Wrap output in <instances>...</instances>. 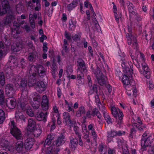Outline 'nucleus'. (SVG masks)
Here are the masks:
<instances>
[{"mask_svg": "<svg viewBox=\"0 0 154 154\" xmlns=\"http://www.w3.org/2000/svg\"><path fill=\"white\" fill-rule=\"evenodd\" d=\"M36 82V74L33 73L29 74L28 76L24 79H19L16 81L17 84L21 91V96L24 97L23 94H26L27 85L28 84L29 86H33Z\"/></svg>", "mask_w": 154, "mask_h": 154, "instance_id": "nucleus-1", "label": "nucleus"}, {"mask_svg": "<svg viewBox=\"0 0 154 154\" xmlns=\"http://www.w3.org/2000/svg\"><path fill=\"white\" fill-rule=\"evenodd\" d=\"M122 61L121 66L122 68L123 71L125 74L123 76L122 81L124 85H128L131 84V80L132 79V74L133 73V66L132 63L131 61H128V63L130 69L127 65V63L124 60L123 58L121 59Z\"/></svg>", "mask_w": 154, "mask_h": 154, "instance_id": "nucleus-2", "label": "nucleus"}, {"mask_svg": "<svg viewBox=\"0 0 154 154\" xmlns=\"http://www.w3.org/2000/svg\"><path fill=\"white\" fill-rule=\"evenodd\" d=\"M18 105L20 108L22 110L25 111L27 115L30 116H34V112H33L28 103L27 96L21 97L19 100Z\"/></svg>", "mask_w": 154, "mask_h": 154, "instance_id": "nucleus-3", "label": "nucleus"}, {"mask_svg": "<svg viewBox=\"0 0 154 154\" xmlns=\"http://www.w3.org/2000/svg\"><path fill=\"white\" fill-rule=\"evenodd\" d=\"M92 70L95 75L98 83L101 86L106 85L107 78L101 71L98 68L96 69H92Z\"/></svg>", "mask_w": 154, "mask_h": 154, "instance_id": "nucleus-4", "label": "nucleus"}, {"mask_svg": "<svg viewBox=\"0 0 154 154\" xmlns=\"http://www.w3.org/2000/svg\"><path fill=\"white\" fill-rule=\"evenodd\" d=\"M78 67L77 71L80 74H85L88 72V67L84 61L81 58H79L77 61Z\"/></svg>", "mask_w": 154, "mask_h": 154, "instance_id": "nucleus-5", "label": "nucleus"}, {"mask_svg": "<svg viewBox=\"0 0 154 154\" xmlns=\"http://www.w3.org/2000/svg\"><path fill=\"white\" fill-rule=\"evenodd\" d=\"M131 27L129 26L128 28V32L129 33H127L126 36L127 39L128 44L129 45L132 46L134 49H135V46L134 44L135 43V36L133 35L131 30L132 24H133L134 21L131 22L130 21Z\"/></svg>", "mask_w": 154, "mask_h": 154, "instance_id": "nucleus-6", "label": "nucleus"}, {"mask_svg": "<svg viewBox=\"0 0 154 154\" xmlns=\"http://www.w3.org/2000/svg\"><path fill=\"white\" fill-rule=\"evenodd\" d=\"M33 68L34 71L33 73H35L36 74V82L37 81V73L38 75L41 78H42L46 74V71L45 68L42 65H40L37 67L34 65H32L30 69L31 70Z\"/></svg>", "mask_w": 154, "mask_h": 154, "instance_id": "nucleus-7", "label": "nucleus"}, {"mask_svg": "<svg viewBox=\"0 0 154 154\" xmlns=\"http://www.w3.org/2000/svg\"><path fill=\"white\" fill-rule=\"evenodd\" d=\"M48 116V113L46 112L43 113L41 110H38L34 112V116L36 119L39 121H43L45 122L47 121V118Z\"/></svg>", "mask_w": 154, "mask_h": 154, "instance_id": "nucleus-8", "label": "nucleus"}, {"mask_svg": "<svg viewBox=\"0 0 154 154\" xmlns=\"http://www.w3.org/2000/svg\"><path fill=\"white\" fill-rule=\"evenodd\" d=\"M124 117V115L122 112L120 111L117 113L116 115L114 117L115 119V122L116 125L117 127L120 128L122 127V125L123 124V118Z\"/></svg>", "mask_w": 154, "mask_h": 154, "instance_id": "nucleus-9", "label": "nucleus"}, {"mask_svg": "<svg viewBox=\"0 0 154 154\" xmlns=\"http://www.w3.org/2000/svg\"><path fill=\"white\" fill-rule=\"evenodd\" d=\"M41 97L39 95H34L33 97L32 100H28V103H30L33 108L34 109H38L40 106V101Z\"/></svg>", "mask_w": 154, "mask_h": 154, "instance_id": "nucleus-10", "label": "nucleus"}, {"mask_svg": "<svg viewBox=\"0 0 154 154\" xmlns=\"http://www.w3.org/2000/svg\"><path fill=\"white\" fill-rule=\"evenodd\" d=\"M141 65L143 71L140 69V73L142 74H143L144 75L147 79H149L151 75L150 70L149 68L145 62L144 60H143V62L141 64Z\"/></svg>", "mask_w": 154, "mask_h": 154, "instance_id": "nucleus-11", "label": "nucleus"}, {"mask_svg": "<svg viewBox=\"0 0 154 154\" xmlns=\"http://www.w3.org/2000/svg\"><path fill=\"white\" fill-rule=\"evenodd\" d=\"M5 83V77L3 72H0V85L3 86ZM4 91L0 89V105L4 102Z\"/></svg>", "mask_w": 154, "mask_h": 154, "instance_id": "nucleus-12", "label": "nucleus"}, {"mask_svg": "<svg viewBox=\"0 0 154 154\" xmlns=\"http://www.w3.org/2000/svg\"><path fill=\"white\" fill-rule=\"evenodd\" d=\"M10 133L16 139L19 140L21 139V131L16 126L14 125L10 129Z\"/></svg>", "mask_w": 154, "mask_h": 154, "instance_id": "nucleus-13", "label": "nucleus"}, {"mask_svg": "<svg viewBox=\"0 0 154 154\" xmlns=\"http://www.w3.org/2000/svg\"><path fill=\"white\" fill-rule=\"evenodd\" d=\"M1 3L3 8L1 11V8L0 7V16L7 13V11L10 8V5L8 0H2Z\"/></svg>", "mask_w": 154, "mask_h": 154, "instance_id": "nucleus-14", "label": "nucleus"}, {"mask_svg": "<svg viewBox=\"0 0 154 154\" xmlns=\"http://www.w3.org/2000/svg\"><path fill=\"white\" fill-rule=\"evenodd\" d=\"M128 10L129 12V20L131 22L134 21L135 11L133 4L130 2L128 1L127 3Z\"/></svg>", "mask_w": 154, "mask_h": 154, "instance_id": "nucleus-15", "label": "nucleus"}, {"mask_svg": "<svg viewBox=\"0 0 154 154\" xmlns=\"http://www.w3.org/2000/svg\"><path fill=\"white\" fill-rule=\"evenodd\" d=\"M153 138L151 136L148 137L146 139H143L141 140V145L143 151L146 150V147L150 145L153 141Z\"/></svg>", "mask_w": 154, "mask_h": 154, "instance_id": "nucleus-16", "label": "nucleus"}, {"mask_svg": "<svg viewBox=\"0 0 154 154\" xmlns=\"http://www.w3.org/2000/svg\"><path fill=\"white\" fill-rule=\"evenodd\" d=\"M36 84L35 89L36 91L39 93H42L45 91L46 85L42 81H38Z\"/></svg>", "mask_w": 154, "mask_h": 154, "instance_id": "nucleus-17", "label": "nucleus"}, {"mask_svg": "<svg viewBox=\"0 0 154 154\" xmlns=\"http://www.w3.org/2000/svg\"><path fill=\"white\" fill-rule=\"evenodd\" d=\"M35 126L36 122L35 119L32 118H29L28 120V125L27 126L28 132L33 131L36 128Z\"/></svg>", "mask_w": 154, "mask_h": 154, "instance_id": "nucleus-18", "label": "nucleus"}, {"mask_svg": "<svg viewBox=\"0 0 154 154\" xmlns=\"http://www.w3.org/2000/svg\"><path fill=\"white\" fill-rule=\"evenodd\" d=\"M6 106L9 109L14 108L16 105L17 102L15 99L11 97L7 98L6 100Z\"/></svg>", "mask_w": 154, "mask_h": 154, "instance_id": "nucleus-19", "label": "nucleus"}, {"mask_svg": "<svg viewBox=\"0 0 154 154\" xmlns=\"http://www.w3.org/2000/svg\"><path fill=\"white\" fill-rule=\"evenodd\" d=\"M35 140L33 137H28L25 140L24 143L25 149L27 150H29L32 148L34 143Z\"/></svg>", "mask_w": 154, "mask_h": 154, "instance_id": "nucleus-20", "label": "nucleus"}, {"mask_svg": "<svg viewBox=\"0 0 154 154\" xmlns=\"http://www.w3.org/2000/svg\"><path fill=\"white\" fill-rule=\"evenodd\" d=\"M63 122L66 125L67 124H73V121L71 120L70 114L67 112H64L63 113Z\"/></svg>", "mask_w": 154, "mask_h": 154, "instance_id": "nucleus-21", "label": "nucleus"}, {"mask_svg": "<svg viewBox=\"0 0 154 154\" xmlns=\"http://www.w3.org/2000/svg\"><path fill=\"white\" fill-rule=\"evenodd\" d=\"M42 99L41 106L42 109L45 111L48 110L49 108V100L47 95H43Z\"/></svg>", "mask_w": 154, "mask_h": 154, "instance_id": "nucleus-22", "label": "nucleus"}, {"mask_svg": "<svg viewBox=\"0 0 154 154\" xmlns=\"http://www.w3.org/2000/svg\"><path fill=\"white\" fill-rule=\"evenodd\" d=\"M66 140L65 136L62 134L59 136L55 142V143L57 146H59L62 145L65 143Z\"/></svg>", "mask_w": 154, "mask_h": 154, "instance_id": "nucleus-23", "label": "nucleus"}, {"mask_svg": "<svg viewBox=\"0 0 154 154\" xmlns=\"http://www.w3.org/2000/svg\"><path fill=\"white\" fill-rule=\"evenodd\" d=\"M15 19V16L12 14H7L3 20L4 25H8L10 24L12 21Z\"/></svg>", "mask_w": 154, "mask_h": 154, "instance_id": "nucleus-24", "label": "nucleus"}, {"mask_svg": "<svg viewBox=\"0 0 154 154\" xmlns=\"http://www.w3.org/2000/svg\"><path fill=\"white\" fill-rule=\"evenodd\" d=\"M6 93L8 94L12 95L15 92V87L12 84H8L5 87Z\"/></svg>", "mask_w": 154, "mask_h": 154, "instance_id": "nucleus-25", "label": "nucleus"}, {"mask_svg": "<svg viewBox=\"0 0 154 154\" xmlns=\"http://www.w3.org/2000/svg\"><path fill=\"white\" fill-rule=\"evenodd\" d=\"M82 74H78L76 80L77 85L78 86H80L84 82V75Z\"/></svg>", "mask_w": 154, "mask_h": 154, "instance_id": "nucleus-26", "label": "nucleus"}, {"mask_svg": "<svg viewBox=\"0 0 154 154\" xmlns=\"http://www.w3.org/2000/svg\"><path fill=\"white\" fill-rule=\"evenodd\" d=\"M92 116L94 117L96 116L97 118L100 120L102 117V115L98 110L96 107L91 109Z\"/></svg>", "mask_w": 154, "mask_h": 154, "instance_id": "nucleus-27", "label": "nucleus"}, {"mask_svg": "<svg viewBox=\"0 0 154 154\" xmlns=\"http://www.w3.org/2000/svg\"><path fill=\"white\" fill-rule=\"evenodd\" d=\"M54 115L52 117L51 119V121L49 122L47 125V127L50 126V131H52L56 127L55 126V123L56 122V118L54 117Z\"/></svg>", "mask_w": 154, "mask_h": 154, "instance_id": "nucleus-28", "label": "nucleus"}, {"mask_svg": "<svg viewBox=\"0 0 154 154\" xmlns=\"http://www.w3.org/2000/svg\"><path fill=\"white\" fill-rule=\"evenodd\" d=\"M15 117L16 119H20L22 122H25L26 118L22 113L19 111H16L15 113Z\"/></svg>", "mask_w": 154, "mask_h": 154, "instance_id": "nucleus-29", "label": "nucleus"}, {"mask_svg": "<svg viewBox=\"0 0 154 154\" xmlns=\"http://www.w3.org/2000/svg\"><path fill=\"white\" fill-rule=\"evenodd\" d=\"M78 144V140L75 138L74 139H72L70 141V144L69 146L71 149L75 150Z\"/></svg>", "mask_w": 154, "mask_h": 154, "instance_id": "nucleus-30", "label": "nucleus"}, {"mask_svg": "<svg viewBox=\"0 0 154 154\" xmlns=\"http://www.w3.org/2000/svg\"><path fill=\"white\" fill-rule=\"evenodd\" d=\"M54 138V136L53 135H51V134H48L45 140L44 144V146H45L46 145H50L51 144L52 140H53Z\"/></svg>", "mask_w": 154, "mask_h": 154, "instance_id": "nucleus-31", "label": "nucleus"}, {"mask_svg": "<svg viewBox=\"0 0 154 154\" xmlns=\"http://www.w3.org/2000/svg\"><path fill=\"white\" fill-rule=\"evenodd\" d=\"M89 94L90 95L95 93L97 94V85L95 84H93L92 86H90L89 88Z\"/></svg>", "mask_w": 154, "mask_h": 154, "instance_id": "nucleus-32", "label": "nucleus"}, {"mask_svg": "<svg viewBox=\"0 0 154 154\" xmlns=\"http://www.w3.org/2000/svg\"><path fill=\"white\" fill-rule=\"evenodd\" d=\"M36 58V53L33 52L29 53L28 55V60L30 62L35 60Z\"/></svg>", "mask_w": 154, "mask_h": 154, "instance_id": "nucleus-33", "label": "nucleus"}, {"mask_svg": "<svg viewBox=\"0 0 154 154\" xmlns=\"http://www.w3.org/2000/svg\"><path fill=\"white\" fill-rule=\"evenodd\" d=\"M23 146V143L22 141H19L16 143L15 149L18 152H19L22 151Z\"/></svg>", "mask_w": 154, "mask_h": 154, "instance_id": "nucleus-34", "label": "nucleus"}, {"mask_svg": "<svg viewBox=\"0 0 154 154\" xmlns=\"http://www.w3.org/2000/svg\"><path fill=\"white\" fill-rule=\"evenodd\" d=\"M65 103V105L68 106V109L67 111L68 112H70L71 111L74 112V110L73 108H72L73 103L72 102L69 103L67 100H64Z\"/></svg>", "mask_w": 154, "mask_h": 154, "instance_id": "nucleus-35", "label": "nucleus"}, {"mask_svg": "<svg viewBox=\"0 0 154 154\" xmlns=\"http://www.w3.org/2000/svg\"><path fill=\"white\" fill-rule=\"evenodd\" d=\"M137 122L139 124H136L135 123V127L138 130L140 131H142L143 130V128L141 127L140 125L142 124V122L140 117H137Z\"/></svg>", "mask_w": 154, "mask_h": 154, "instance_id": "nucleus-36", "label": "nucleus"}, {"mask_svg": "<svg viewBox=\"0 0 154 154\" xmlns=\"http://www.w3.org/2000/svg\"><path fill=\"white\" fill-rule=\"evenodd\" d=\"M32 134L34 137H38L42 133V131L41 129H36L35 128L33 131L32 132H29Z\"/></svg>", "mask_w": 154, "mask_h": 154, "instance_id": "nucleus-37", "label": "nucleus"}, {"mask_svg": "<svg viewBox=\"0 0 154 154\" xmlns=\"http://www.w3.org/2000/svg\"><path fill=\"white\" fill-rule=\"evenodd\" d=\"M113 11L114 14V17L116 21L118 23L119 22V16L117 13V9L115 5H114L113 7Z\"/></svg>", "mask_w": 154, "mask_h": 154, "instance_id": "nucleus-38", "label": "nucleus"}, {"mask_svg": "<svg viewBox=\"0 0 154 154\" xmlns=\"http://www.w3.org/2000/svg\"><path fill=\"white\" fill-rule=\"evenodd\" d=\"M103 116L108 125L112 124L113 122L112 120L108 113L106 114Z\"/></svg>", "mask_w": 154, "mask_h": 154, "instance_id": "nucleus-39", "label": "nucleus"}, {"mask_svg": "<svg viewBox=\"0 0 154 154\" xmlns=\"http://www.w3.org/2000/svg\"><path fill=\"white\" fill-rule=\"evenodd\" d=\"M110 109L111 111V114L113 117L115 116H116L117 113H118V112H119V111L121 110L120 109L114 106H111L110 108Z\"/></svg>", "mask_w": 154, "mask_h": 154, "instance_id": "nucleus-40", "label": "nucleus"}, {"mask_svg": "<svg viewBox=\"0 0 154 154\" xmlns=\"http://www.w3.org/2000/svg\"><path fill=\"white\" fill-rule=\"evenodd\" d=\"M4 148L6 151H8L9 153H12L14 152L15 150L13 146H9V145H5Z\"/></svg>", "mask_w": 154, "mask_h": 154, "instance_id": "nucleus-41", "label": "nucleus"}, {"mask_svg": "<svg viewBox=\"0 0 154 154\" xmlns=\"http://www.w3.org/2000/svg\"><path fill=\"white\" fill-rule=\"evenodd\" d=\"M76 23L72 19L70 20L69 21V30L70 31H72L75 27Z\"/></svg>", "mask_w": 154, "mask_h": 154, "instance_id": "nucleus-42", "label": "nucleus"}, {"mask_svg": "<svg viewBox=\"0 0 154 154\" xmlns=\"http://www.w3.org/2000/svg\"><path fill=\"white\" fill-rule=\"evenodd\" d=\"M5 114L4 111L1 109H0V124L2 123L5 119Z\"/></svg>", "mask_w": 154, "mask_h": 154, "instance_id": "nucleus-43", "label": "nucleus"}, {"mask_svg": "<svg viewBox=\"0 0 154 154\" xmlns=\"http://www.w3.org/2000/svg\"><path fill=\"white\" fill-rule=\"evenodd\" d=\"M77 4L75 2L73 1L70 4L67 6V8L69 11H70L75 8L77 6Z\"/></svg>", "mask_w": 154, "mask_h": 154, "instance_id": "nucleus-44", "label": "nucleus"}, {"mask_svg": "<svg viewBox=\"0 0 154 154\" xmlns=\"http://www.w3.org/2000/svg\"><path fill=\"white\" fill-rule=\"evenodd\" d=\"M72 38L74 42L78 43V42L80 41L81 40V36L79 35L75 34L72 37Z\"/></svg>", "mask_w": 154, "mask_h": 154, "instance_id": "nucleus-45", "label": "nucleus"}, {"mask_svg": "<svg viewBox=\"0 0 154 154\" xmlns=\"http://www.w3.org/2000/svg\"><path fill=\"white\" fill-rule=\"evenodd\" d=\"M37 15L36 13H34L33 14H29V21H35V19H36L37 18Z\"/></svg>", "mask_w": 154, "mask_h": 154, "instance_id": "nucleus-46", "label": "nucleus"}, {"mask_svg": "<svg viewBox=\"0 0 154 154\" xmlns=\"http://www.w3.org/2000/svg\"><path fill=\"white\" fill-rule=\"evenodd\" d=\"M76 137H75V138L78 140V144L79 145L81 146H83V144L85 143H84V142H83V141L82 139L81 135H79L76 136Z\"/></svg>", "mask_w": 154, "mask_h": 154, "instance_id": "nucleus-47", "label": "nucleus"}, {"mask_svg": "<svg viewBox=\"0 0 154 154\" xmlns=\"http://www.w3.org/2000/svg\"><path fill=\"white\" fill-rule=\"evenodd\" d=\"M122 153L123 154H129L127 146H125L122 147ZM132 154H135V149L133 150Z\"/></svg>", "mask_w": 154, "mask_h": 154, "instance_id": "nucleus-48", "label": "nucleus"}, {"mask_svg": "<svg viewBox=\"0 0 154 154\" xmlns=\"http://www.w3.org/2000/svg\"><path fill=\"white\" fill-rule=\"evenodd\" d=\"M27 61L25 60V59L22 58L20 61V66L23 69H24L25 67H26L27 65Z\"/></svg>", "mask_w": 154, "mask_h": 154, "instance_id": "nucleus-49", "label": "nucleus"}, {"mask_svg": "<svg viewBox=\"0 0 154 154\" xmlns=\"http://www.w3.org/2000/svg\"><path fill=\"white\" fill-rule=\"evenodd\" d=\"M83 138L85 140L84 143H89L90 142V140L88 134H85L83 137Z\"/></svg>", "mask_w": 154, "mask_h": 154, "instance_id": "nucleus-50", "label": "nucleus"}, {"mask_svg": "<svg viewBox=\"0 0 154 154\" xmlns=\"http://www.w3.org/2000/svg\"><path fill=\"white\" fill-rule=\"evenodd\" d=\"M76 136L79 135H81V134L79 131V128L77 126L74 125L73 128Z\"/></svg>", "mask_w": 154, "mask_h": 154, "instance_id": "nucleus-51", "label": "nucleus"}, {"mask_svg": "<svg viewBox=\"0 0 154 154\" xmlns=\"http://www.w3.org/2000/svg\"><path fill=\"white\" fill-rule=\"evenodd\" d=\"M117 142L118 143V146L119 147L120 146L123 145V143H124V140H123V139L122 138H120V137H118L117 139Z\"/></svg>", "mask_w": 154, "mask_h": 154, "instance_id": "nucleus-52", "label": "nucleus"}, {"mask_svg": "<svg viewBox=\"0 0 154 154\" xmlns=\"http://www.w3.org/2000/svg\"><path fill=\"white\" fill-rule=\"evenodd\" d=\"M107 134L108 135V136H111L113 138L115 136H116V130H111L110 131H107Z\"/></svg>", "mask_w": 154, "mask_h": 154, "instance_id": "nucleus-53", "label": "nucleus"}, {"mask_svg": "<svg viewBox=\"0 0 154 154\" xmlns=\"http://www.w3.org/2000/svg\"><path fill=\"white\" fill-rule=\"evenodd\" d=\"M91 133L94 140V141H96L97 139V135L95 131V130L93 129L92 131H91Z\"/></svg>", "mask_w": 154, "mask_h": 154, "instance_id": "nucleus-54", "label": "nucleus"}, {"mask_svg": "<svg viewBox=\"0 0 154 154\" xmlns=\"http://www.w3.org/2000/svg\"><path fill=\"white\" fill-rule=\"evenodd\" d=\"M64 36L66 38L68 41L71 40V36L70 33H68L66 31L65 32Z\"/></svg>", "mask_w": 154, "mask_h": 154, "instance_id": "nucleus-55", "label": "nucleus"}, {"mask_svg": "<svg viewBox=\"0 0 154 154\" xmlns=\"http://www.w3.org/2000/svg\"><path fill=\"white\" fill-rule=\"evenodd\" d=\"M116 136H120L123 135H125V132L124 131L119 130L118 131H116Z\"/></svg>", "mask_w": 154, "mask_h": 154, "instance_id": "nucleus-56", "label": "nucleus"}, {"mask_svg": "<svg viewBox=\"0 0 154 154\" xmlns=\"http://www.w3.org/2000/svg\"><path fill=\"white\" fill-rule=\"evenodd\" d=\"M22 49L21 47L19 45H16L15 46H14L13 48V51L14 52H17Z\"/></svg>", "mask_w": 154, "mask_h": 154, "instance_id": "nucleus-57", "label": "nucleus"}, {"mask_svg": "<svg viewBox=\"0 0 154 154\" xmlns=\"http://www.w3.org/2000/svg\"><path fill=\"white\" fill-rule=\"evenodd\" d=\"M100 107H99V109L101 110L102 112L103 115L107 114L108 113L106 111V109L104 105H102Z\"/></svg>", "mask_w": 154, "mask_h": 154, "instance_id": "nucleus-58", "label": "nucleus"}, {"mask_svg": "<svg viewBox=\"0 0 154 154\" xmlns=\"http://www.w3.org/2000/svg\"><path fill=\"white\" fill-rule=\"evenodd\" d=\"M78 110L82 115L85 113V108L84 106H80L79 107Z\"/></svg>", "mask_w": 154, "mask_h": 154, "instance_id": "nucleus-59", "label": "nucleus"}, {"mask_svg": "<svg viewBox=\"0 0 154 154\" xmlns=\"http://www.w3.org/2000/svg\"><path fill=\"white\" fill-rule=\"evenodd\" d=\"M135 54L134 53L133 51L131 49L130 50L129 52V55L131 56L132 60L133 61V63L134 64H135V63L134 62V60L135 59Z\"/></svg>", "mask_w": 154, "mask_h": 154, "instance_id": "nucleus-60", "label": "nucleus"}, {"mask_svg": "<svg viewBox=\"0 0 154 154\" xmlns=\"http://www.w3.org/2000/svg\"><path fill=\"white\" fill-rule=\"evenodd\" d=\"M16 9L17 12L19 13L22 10V6L20 4L17 5L16 6Z\"/></svg>", "mask_w": 154, "mask_h": 154, "instance_id": "nucleus-61", "label": "nucleus"}, {"mask_svg": "<svg viewBox=\"0 0 154 154\" xmlns=\"http://www.w3.org/2000/svg\"><path fill=\"white\" fill-rule=\"evenodd\" d=\"M56 117L57 118V123L60 125L61 124L60 116V113H58L56 115Z\"/></svg>", "mask_w": 154, "mask_h": 154, "instance_id": "nucleus-62", "label": "nucleus"}, {"mask_svg": "<svg viewBox=\"0 0 154 154\" xmlns=\"http://www.w3.org/2000/svg\"><path fill=\"white\" fill-rule=\"evenodd\" d=\"M94 97L95 99V102L97 103L101 104L99 95H98L97 93V94H96L95 95Z\"/></svg>", "mask_w": 154, "mask_h": 154, "instance_id": "nucleus-63", "label": "nucleus"}, {"mask_svg": "<svg viewBox=\"0 0 154 154\" xmlns=\"http://www.w3.org/2000/svg\"><path fill=\"white\" fill-rule=\"evenodd\" d=\"M149 154H154V146H152L149 149Z\"/></svg>", "mask_w": 154, "mask_h": 154, "instance_id": "nucleus-64", "label": "nucleus"}]
</instances>
